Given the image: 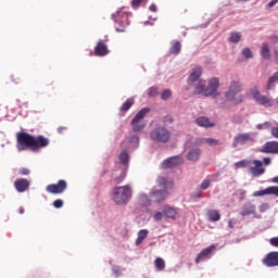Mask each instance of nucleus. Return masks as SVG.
Instances as JSON below:
<instances>
[{
    "mask_svg": "<svg viewBox=\"0 0 278 278\" xmlns=\"http://www.w3.org/2000/svg\"><path fill=\"white\" fill-rule=\"evenodd\" d=\"M11 79L13 84H21V76L20 75H12Z\"/></svg>",
    "mask_w": 278,
    "mask_h": 278,
    "instance_id": "nucleus-48",
    "label": "nucleus"
},
{
    "mask_svg": "<svg viewBox=\"0 0 278 278\" xmlns=\"http://www.w3.org/2000/svg\"><path fill=\"white\" fill-rule=\"evenodd\" d=\"M261 55L264 60H270V48L268 47V43L262 45Z\"/></svg>",
    "mask_w": 278,
    "mask_h": 278,
    "instance_id": "nucleus-27",
    "label": "nucleus"
},
{
    "mask_svg": "<svg viewBox=\"0 0 278 278\" xmlns=\"http://www.w3.org/2000/svg\"><path fill=\"white\" fill-rule=\"evenodd\" d=\"M160 184L163 185V186H166V179L165 178H161L160 179Z\"/></svg>",
    "mask_w": 278,
    "mask_h": 278,
    "instance_id": "nucleus-61",
    "label": "nucleus"
},
{
    "mask_svg": "<svg viewBox=\"0 0 278 278\" xmlns=\"http://www.w3.org/2000/svg\"><path fill=\"white\" fill-rule=\"evenodd\" d=\"M264 124V129H273V124L270 122H265Z\"/></svg>",
    "mask_w": 278,
    "mask_h": 278,
    "instance_id": "nucleus-56",
    "label": "nucleus"
},
{
    "mask_svg": "<svg viewBox=\"0 0 278 278\" xmlns=\"http://www.w3.org/2000/svg\"><path fill=\"white\" fill-rule=\"evenodd\" d=\"M276 81H278V72H276L273 76L269 77L267 81V90H270L273 84H276Z\"/></svg>",
    "mask_w": 278,
    "mask_h": 278,
    "instance_id": "nucleus-34",
    "label": "nucleus"
},
{
    "mask_svg": "<svg viewBox=\"0 0 278 278\" xmlns=\"http://www.w3.org/2000/svg\"><path fill=\"white\" fill-rule=\"evenodd\" d=\"M203 75V70L201 67L193 68L192 73L189 75L188 84L192 86L195 81H199V78Z\"/></svg>",
    "mask_w": 278,
    "mask_h": 278,
    "instance_id": "nucleus-20",
    "label": "nucleus"
},
{
    "mask_svg": "<svg viewBox=\"0 0 278 278\" xmlns=\"http://www.w3.org/2000/svg\"><path fill=\"white\" fill-rule=\"evenodd\" d=\"M256 129H264V123H263V124H258V125L256 126Z\"/></svg>",
    "mask_w": 278,
    "mask_h": 278,
    "instance_id": "nucleus-64",
    "label": "nucleus"
},
{
    "mask_svg": "<svg viewBox=\"0 0 278 278\" xmlns=\"http://www.w3.org/2000/svg\"><path fill=\"white\" fill-rule=\"evenodd\" d=\"M113 273L118 277L121 275V267H113Z\"/></svg>",
    "mask_w": 278,
    "mask_h": 278,
    "instance_id": "nucleus-58",
    "label": "nucleus"
},
{
    "mask_svg": "<svg viewBox=\"0 0 278 278\" xmlns=\"http://www.w3.org/2000/svg\"><path fill=\"white\" fill-rule=\"evenodd\" d=\"M266 195H268V188L264 190L255 191L253 193V197H266Z\"/></svg>",
    "mask_w": 278,
    "mask_h": 278,
    "instance_id": "nucleus-39",
    "label": "nucleus"
},
{
    "mask_svg": "<svg viewBox=\"0 0 278 278\" xmlns=\"http://www.w3.org/2000/svg\"><path fill=\"white\" fill-rule=\"evenodd\" d=\"M169 52L172 53V55H179V53H181V42L174 41L172 43Z\"/></svg>",
    "mask_w": 278,
    "mask_h": 278,
    "instance_id": "nucleus-26",
    "label": "nucleus"
},
{
    "mask_svg": "<svg viewBox=\"0 0 278 278\" xmlns=\"http://www.w3.org/2000/svg\"><path fill=\"white\" fill-rule=\"evenodd\" d=\"M270 134H271L273 138H276L278 140V127H271Z\"/></svg>",
    "mask_w": 278,
    "mask_h": 278,
    "instance_id": "nucleus-47",
    "label": "nucleus"
},
{
    "mask_svg": "<svg viewBox=\"0 0 278 278\" xmlns=\"http://www.w3.org/2000/svg\"><path fill=\"white\" fill-rule=\"evenodd\" d=\"M147 236H149V230L147 229H142L138 232V238L136 240L137 247H140V243L146 240Z\"/></svg>",
    "mask_w": 278,
    "mask_h": 278,
    "instance_id": "nucleus-30",
    "label": "nucleus"
},
{
    "mask_svg": "<svg viewBox=\"0 0 278 278\" xmlns=\"http://www.w3.org/2000/svg\"><path fill=\"white\" fill-rule=\"evenodd\" d=\"M164 123H167V124L173 123V116L166 115V116L164 117Z\"/></svg>",
    "mask_w": 278,
    "mask_h": 278,
    "instance_id": "nucleus-53",
    "label": "nucleus"
},
{
    "mask_svg": "<svg viewBox=\"0 0 278 278\" xmlns=\"http://www.w3.org/2000/svg\"><path fill=\"white\" fill-rule=\"evenodd\" d=\"M268 207H270V205L268 203H263L258 206V210L261 213H264L268 210Z\"/></svg>",
    "mask_w": 278,
    "mask_h": 278,
    "instance_id": "nucleus-46",
    "label": "nucleus"
},
{
    "mask_svg": "<svg viewBox=\"0 0 278 278\" xmlns=\"http://www.w3.org/2000/svg\"><path fill=\"white\" fill-rule=\"evenodd\" d=\"M67 188L68 182H66L64 179H61L58 181V184L48 185L46 187V191L49 192V194H64Z\"/></svg>",
    "mask_w": 278,
    "mask_h": 278,
    "instance_id": "nucleus-10",
    "label": "nucleus"
},
{
    "mask_svg": "<svg viewBox=\"0 0 278 278\" xmlns=\"http://www.w3.org/2000/svg\"><path fill=\"white\" fill-rule=\"evenodd\" d=\"M239 92H242V84L233 80L230 83L228 91L225 92V97L228 101H232V103L238 105L244 101V96L239 94Z\"/></svg>",
    "mask_w": 278,
    "mask_h": 278,
    "instance_id": "nucleus-3",
    "label": "nucleus"
},
{
    "mask_svg": "<svg viewBox=\"0 0 278 278\" xmlns=\"http://www.w3.org/2000/svg\"><path fill=\"white\" fill-rule=\"evenodd\" d=\"M214 251H216V245H211L208 248L203 249L195 257V264H201L203 260H210Z\"/></svg>",
    "mask_w": 278,
    "mask_h": 278,
    "instance_id": "nucleus-14",
    "label": "nucleus"
},
{
    "mask_svg": "<svg viewBox=\"0 0 278 278\" xmlns=\"http://www.w3.org/2000/svg\"><path fill=\"white\" fill-rule=\"evenodd\" d=\"M53 207H55V210H60L61 207H64V201L61 199H58L53 202Z\"/></svg>",
    "mask_w": 278,
    "mask_h": 278,
    "instance_id": "nucleus-40",
    "label": "nucleus"
},
{
    "mask_svg": "<svg viewBox=\"0 0 278 278\" xmlns=\"http://www.w3.org/2000/svg\"><path fill=\"white\" fill-rule=\"evenodd\" d=\"M236 168H247L249 166V161H239L235 164Z\"/></svg>",
    "mask_w": 278,
    "mask_h": 278,
    "instance_id": "nucleus-41",
    "label": "nucleus"
},
{
    "mask_svg": "<svg viewBox=\"0 0 278 278\" xmlns=\"http://www.w3.org/2000/svg\"><path fill=\"white\" fill-rule=\"evenodd\" d=\"M274 195V197H278V187L277 186H271V187H267V195Z\"/></svg>",
    "mask_w": 278,
    "mask_h": 278,
    "instance_id": "nucleus-35",
    "label": "nucleus"
},
{
    "mask_svg": "<svg viewBox=\"0 0 278 278\" xmlns=\"http://www.w3.org/2000/svg\"><path fill=\"white\" fill-rule=\"evenodd\" d=\"M154 266L157 270H164L166 268V262L162 257H156L154 261Z\"/></svg>",
    "mask_w": 278,
    "mask_h": 278,
    "instance_id": "nucleus-31",
    "label": "nucleus"
},
{
    "mask_svg": "<svg viewBox=\"0 0 278 278\" xmlns=\"http://www.w3.org/2000/svg\"><path fill=\"white\" fill-rule=\"evenodd\" d=\"M149 112H151L150 109L143 108L136 114V116L131 121L132 131H135V132L142 131V129H144V127H147V124H144V122H142V121H143L144 116H147L149 114Z\"/></svg>",
    "mask_w": 278,
    "mask_h": 278,
    "instance_id": "nucleus-8",
    "label": "nucleus"
},
{
    "mask_svg": "<svg viewBox=\"0 0 278 278\" xmlns=\"http://www.w3.org/2000/svg\"><path fill=\"white\" fill-rule=\"evenodd\" d=\"M149 97H157L159 91H157V87H151L148 91Z\"/></svg>",
    "mask_w": 278,
    "mask_h": 278,
    "instance_id": "nucleus-42",
    "label": "nucleus"
},
{
    "mask_svg": "<svg viewBox=\"0 0 278 278\" xmlns=\"http://www.w3.org/2000/svg\"><path fill=\"white\" fill-rule=\"evenodd\" d=\"M150 11H151V12H157V5L151 4V5H150Z\"/></svg>",
    "mask_w": 278,
    "mask_h": 278,
    "instance_id": "nucleus-59",
    "label": "nucleus"
},
{
    "mask_svg": "<svg viewBox=\"0 0 278 278\" xmlns=\"http://www.w3.org/2000/svg\"><path fill=\"white\" fill-rule=\"evenodd\" d=\"M29 173H30L29 168L23 167L20 169V175H29Z\"/></svg>",
    "mask_w": 278,
    "mask_h": 278,
    "instance_id": "nucleus-50",
    "label": "nucleus"
},
{
    "mask_svg": "<svg viewBox=\"0 0 278 278\" xmlns=\"http://www.w3.org/2000/svg\"><path fill=\"white\" fill-rule=\"evenodd\" d=\"M109 53L110 50H108V45L105 43V41H98L94 48V55H97L98 58H104V55H108Z\"/></svg>",
    "mask_w": 278,
    "mask_h": 278,
    "instance_id": "nucleus-19",
    "label": "nucleus"
},
{
    "mask_svg": "<svg viewBox=\"0 0 278 278\" xmlns=\"http://www.w3.org/2000/svg\"><path fill=\"white\" fill-rule=\"evenodd\" d=\"M252 164H254L253 167H250V173L252 175V177H262V175H264V173H266V168H264V163H262V161L260 160H254L252 162Z\"/></svg>",
    "mask_w": 278,
    "mask_h": 278,
    "instance_id": "nucleus-15",
    "label": "nucleus"
},
{
    "mask_svg": "<svg viewBox=\"0 0 278 278\" xmlns=\"http://www.w3.org/2000/svg\"><path fill=\"white\" fill-rule=\"evenodd\" d=\"M162 218H164V213H162V212H156L153 216V219L156 222L162 220Z\"/></svg>",
    "mask_w": 278,
    "mask_h": 278,
    "instance_id": "nucleus-44",
    "label": "nucleus"
},
{
    "mask_svg": "<svg viewBox=\"0 0 278 278\" xmlns=\"http://www.w3.org/2000/svg\"><path fill=\"white\" fill-rule=\"evenodd\" d=\"M111 177L113 184H122L127 177V166H121L113 169Z\"/></svg>",
    "mask_w": 278,
    "mask_h": 278,
    "instance_id": "nucleus-11",
    "label": "nucleus"
},
{
    "mask_svg": "<svg viewBox=\"0 0 278 278\" xmlns=\"http://www.w3.org/2000/svg\"><path fill=\"white\" fill-rule=\"evenodd\" d=\"M130 142H136V144H138L140 142V138L138 136H134L131 137Z\"/></svg>",
    "mask_w": 278,
    "mask_h": 278,
    "instance_id": "nucleus-57",
    "label": "nucleus"
},
{
    "mask_svg": "<svg viewBox=\"0 0 278 278\" xmlns=\"http://www.w3.org/2000/svg\"><path fill=\"white\" fill-rule=\"evenodd\" d=\"M242 55L245 58V60H251L253 58V52L249 48H244L242 50Z\"/></svg>",
    "mask_w": 278,
    "mask_h": 278,
    "instance_id": "nucleus-37",
    "label": "nucleus"
},
{
    "mask_svg": "<svg viewBox=\"0 0 278 278\" xmlns=\"http://www.w3.org/2000/svg\"><path fill=\"white\" fill-rule=\"evenodd\" d=\"M30 186H31V182L25 178H20L14 181V188L16 192H20V193L27 192Z\"/></svg>",
    "mask_w": 278,
    "mask_h": 278,
    "instance_id": "nucleus-16",
    "label": "nucleus"
},
{
    "mask_svg": "<svg viewBox=\"0 0 278 278\" xmlns=\"http://www.w3.org/2000/svg\"><path fill=\"white\" fill-rule=\"evenodd\" d=\"M211 184L212 182L210 181V179H204L202 181V184L200 185V190H207V188H210Z\"/></svg>",
    "mask_w": 278,
    "mask_h": 278,
    "instance_id": "nucleus-38",
    "label": "nucleus"
},
{
    "mask_svg": "<svg viewBox=\"0 0 278 278\" xmlns=\"http://www.w3.org/2000/svg\"><path fill=\"white\" fill-rule=\"evenodd\" d=\"M255 214V205L253 204H245L240 211L241 216H251Z\"/></svg>",
    "mask_w": 278,
    "mask_h": 278,
    "instance_id": "nucleus-22",
    "label": "nucleus"
},
{
    "mask_svg": "<svg viewBox=\"0 0 278 278\" xmlns=\"http://www.w3.org/2000/svg\"><path fill=\"white\" fill-rule=\"evenodd\" d=\"M170 97H173V91H170L169 89H165L161 94V99L163 101L170 99Z\"/></svg>",
    "mask_w": 278,
    "mask_h": 278,
    "instance_id": "nucleus-36",
    "label": "nucleus"
},
{
    "mask_svg": "<svg viewBox=\"0 0 278 278\" xmlns=\"http://www.w3.org/2000/svg\"><path fill=\"white\" fill-rule=\"evenodd\" d=\"M199 157H201V150L199 148H193L187 153L189 162H199Z\"/></svg>",
    "mask_w": 278,
    "mask_h": 278,
    "instance_id": "nucleus-21",
    "label": "nucleus"
},
{
    "mask_svg": "<svg viewBox=\"0 0 278 278\" xmlns=\"http://www.w3.org/2000/svg\"><path fill=\"white\" fill-rule=\"evenodd\" d=\"M228 227H230V229H233V219L228 220Z\"/></svg>",
    "mask_w": 278,
    "mask_h": 278,
    "instance_id": "nucleus-60",
    "label": "nucleus"
},
{
    "mask_svg": "<svg viewBox=\"0 0 278 278\" xmlns=\"http://www.w3.org/2000/svg\"><path fill=\"white\" fill-rule=\"evenodd\" d=\"M264 266H267V268H275V266H278V252H269L262 261Z\"/></svg>",
    "mask_w": 278,
    "mask_h": 278,
    "instance_id": "nucleus-13",
    "label": "nucleus"
},
{
    "mask_svg": "<svg viewBox=\"0 0 278 278\" xmlns=\"http://www.w3.org/2000/svg\"><path fill=\"white\" fill-rule=\"evenodd\" d=\"M118 160L123 166H127V164H129V153H127L126 150H123L118 155Z\"/></svg>",
    "mask_w": 278,
    "mask_h": 278,
    "instance_id": "nucleus-28",
    "label": "nucleus"
},
{
    "mask_svg": "<svg viewBox=\"0 0 278 278\" xmlns=\"http://www.w3.org/2000/svg\"><path fill=\"white\" fill-rule=\"evenodd\" d=\"M163 214L164 216H166V218H175V216H177V210L170 206H166L163 210Z\"/></svg>",
    "mask_w": 278,
    "mask_h": 278,
    "instance_id": "nucleus-29",
    "label": "nucleus"
},
{
    "mask_svg": "<svg viewBox=\"0 0 278 278\" xmlns=\"http://www.w3.org/2000/svg\"><path fill=\"white\" fill-rule=\"evenodd\" d=\"M269 244L278 249V237H273L271 239H269Z\"/></svg>",
    "mask_w": 278,
    "mask_h": 278,
    "instance_id": "nucleus-43",
    "label": "nucleus"
},
{
    "mask_svg": "<svg viewBox=\"0 0 278 278\" xmlns=\"http://www.w3.org/2000/svg\"><path fill=\"white\" fill-rule=\"evenodd\" d=\"M168 197V191L165 187L163 189L154 190L150 194V199L154 201V203H162V201H166Z\"/></svg>",
    "mask_w": 278,
    "mask_h": 278,
    "instance_id": "nucleus-12",
    "label": "nucleus"
},
{
    "mask_svg": "<svg viewBox=\"0 0 278 278\" xmlns=\"http://www.w3.org/2000/svg\"><path fill=\"white\" fill-rule=\"evenodd\" d=\"M250 142H255V137L251 132H241L235 136L232 147L236 149Z\"/></svg>",
    "mask_w": 278,
    "mask_h": 278,
    "instance_id": "nucleus-9",
    "label": "nucleus"
},
{
    "mask_svg": "<svg viewBox=\"0 0 278 278\" xmlns=\"http://www.w3.org/2000/svg\"><path fill=\"white\" fill-rule=\"evenodd\" d=\"M67 130H68V128L66 126H61L58 128L59 134H64Z\"/></svg>",
    "mask_w": 278,
    "mask_h": 278,
    "instance_id": "nucleus-55",
    "label": "nucleus"
},
{
    "mask_svg": "<svg viewBox=\"0 0 278 278\" xmlns=\"http://www.w3.org/2000/svg\"><path fill=\"white\" fill-rule=\"evenodd\" d=\"M263 163H264L265 166H270V164H271L270 157H264Z\"/></svg>",
    "mask_w": 278,
    "mask_h": 278,
    "instance_id": "nucleus-52",
    "label": "nucleus"
},
{
    "mask_svg": "<svg viewBox=\"0 0 278 278\" xmlns=\"http://www.w3.org/2000/svg\"><path fill=\"white\" fill-rule=\"evenodd\" d=\"M192 199H201V197H203V193L201 191H198L195 193L191 194Z\"/></svg>",
    "mask_w": 278,
    "mask_h": 278,
    "instance_id": "nucleus-51",
    "label": "nucleus"
},
{
    "mask_svg": "<svg viewBox=\"0 0 278 278\" xmlns=\"http://www.w3.org/2000/svg\"><path fill=\"white\" fill-rule=\"evenodd\" d=\"M241 38H242V35H240V33H231L229 37V42H232L233 45H238Z\"/></svg>",
    "mask_w": 278,
    "mask_h": 278,
    "instance_id": "nucleus-33",
    "label": "nucleus"
},
{
    "mask_svg": "<svg viewBox=\"0 0 278 278\" xmlns=\"http://www.w3.org/2000/svg\"><path fill=\"white\" fill-rule=\"evenodd\" d=\"M195 123H197V125H199V127H214V123H212L211 121H210V118H207V117H198L197 119H195Z\"/></svg>",
    "mask_w": 278,
    "mask_h": 278,
    "instance_id": "nucleus-24",
    "label": "nucleus"
},
{
    "mask_svg": "<svg viewBox=\"0 0 278 278\" xmlns=\"http://www.w3.org/2000/svg\"><path fill=\"white\" fill-rule=\"evenodd\" d=\"M18 214H25V208L24 207H20L18 208Z\"/></svg>",
    "mask_w": 278,
    "mask_h": 278,
    "instance_id": "nucleus-63",
    "label": "nucleus"
},
{
    "mask_svg": "<svg viewBox=\"0 0 278 278\" xmlns=\"http://www.w3.org/2000/svg\"><path fill=\"white\" fill-rule=\"evenodd\" d=\"M129 12H127L125 9H121L115 14H113L115 31L118 34L125 33V29L129 25Z\"/></svg>",
    "mask_w": 278,
    "mask_h": 278,
    "instance_id": "nucleus-4",
    "label": "nucleus"
},
{
    "mask_svg": "<svg viewBox=\"0 0 278 278\" xmlns=\"http://www.w3.org/2000/svg\"><path fill=\"white\" fill-rule=\"evenodd\" d=\"M278 0H271L269 1V3L267 4V8H275V5H277Z\"/></svg>",
    "mask_w": 278,
    "mask_h": 278,
    "instance_id": "nucleus-54",
    "label": "nucleus"
},
{
    "mask_svg": "<svg viewBox=\"0 0 278 278\" xmlns=\"http://www.w3.org/2000/svg\"><path fill=\"white\" fill-rule=\"evenodd\" d=\"M150 138L153 142L166 143L170 140V130L164 126L155 127L150 131Z\"/></svg>",
    "mask_w": 278,
    "mask_h": 278,
    "instance_id": "nucleus-7",
    "label": "nucleus"
},
{
    "mask_svg": "<svg viewBox=\"0 0 278 278\" xmlns=\"http://www.w3.org/2000/svg\"><path fill=\"white\" fill-rule=\"evenodd\" d=\"M269 40H270L271 45H277V42H278V35H271L269 37Z\"/></svg>",
    "mask_w": 278,
    "mask_h": 278,
    "instance_id": "nucleus-49",
    "label": "nucleus"
},
{
    "mask_svg": "<svg viewBox=\"0 0 278 278\" xmlns=\"http://www.w3.org/2000/svg\"><path fill=\"white\" fill-rule=\"evenodd\" d=\"M179 164H184V159L180 155L172 156L162 163V168H175Z\"/></svg>",
    "mask_w": 278,
    "mask_h": 278,
    "instance_id": "nucleus-17",
    "label": "nucleus"
},
{
    "mask_svg": "<svg viewBox=\"0 0 278 278\" xmlns=\"http://www.w3.org/2000/svg\"><path fill=\"white\" fill-rule=\"evenodd\" d=\"M271 184H278V176H276V177H274V178L271 179Z\"/></svg>",
    "mask_w": 278,
    "mask_h": 278,
    "instance_id": "nucleus-62",
    "label": "nucleus"
},
{
    "mask_svg": "<svg viewBox=\"0 0 278 278\" xmlns=\"http://www.w3.org/2000/svg\"><path fill=\"white\" fill-rule=\"evenodd\" d=\"M250 94L252 99H254L255 103H257V105H263V108H273V105H275L273 98L261 94L260 88H257V86L251 88Z\"/></svg>",
    "mask_w": 278,
    "mask_h": 278,
    "instance_id": "nucleus-5",
    "label": "nucleus"
},
{
    "mask_svg": "<svg viewBox=\"0 0 278 278\" xmlns=\"http://www.w3.org/2000/svg\"><path fill=\"white\" fill-rule=\"evenodd\" d=\"M206 216L211 223H218L220 220V213L216 210H208Z\"/></svg>",
    "mask_w": 278,
    "mask_h": 278,
    "instance_id": "nucleus-23",
    "label": "nucleus"
},
{
    "mask_svg": "<svg viewBox=\"0 0 278 278\" xmlns=\"http://www.w3.org/2000/svg\"><path fill=\"white\" fill-rule=\"evenodd\" d=\"M132 105H134V100L131 99L126 100L121 106V112H129Z\"/></svg>",
    "mask_w": 278,
    "mask_h": 278,
    "instance_id": "nucleus-32",
    "label": "nucleus"
},
{
    "mask_svg": "<svg viewBox=\"0 0 278 278\" xmlns=\"http://www.w3.org/2000/svg\"><path fill=\"white\" fill-rule=\"evenodd\" d=\"M218 86H220L218 78L208 80V86L205 81H198L194 86L193 94H203L204 97H216L218 94Z\"/></svg>",
    "mask_w": 278,
    "mask_h": 278,
    "instance_id": "nucleus-2",
    "label": "nucleus"
},
{
    "mask_svg": "<svg viewBox=\"0 0 278 278\" xmlns=\"http://www.w3.org/2000/svg\"><path fill=\"white\" fill-rule=\"evenodd\" d=\"M261 153L278 155V141H267L261 149Z\"/></svg>",
    "mask_w": 278,
    "mask_h": 278,
    "instance_id": "nucleus-18",
    "label": "nucleus"
},
{
    "mask_svg": "<svg viewBox=\"0 0 278 278\" xmlns=\"http://www.w3.org/2000/svg\"><path fill=\"white\" fill-rule=\"evenodd\" d=\"M148 0H132L131 5L132 8H138L140 3H147Z\"/></svg>",
    "mask_w": 278,
    "mask_h": 278,
    "instance_id": "nucleus-45",
    "label": "nucleus"
},
{
    "mask_svg": "<svg viewBox=\"0 0 278 278\" xmlns=\"http://www.w3.org/2000/svg\"><path fill=\"white\" fill-rule=\"evenodd\" d=\"M206 143L208 147H218L220 144V140L214 138H204L199 141V144Z\"/></svg>",
    "mask_w": 278,
    "mask_h": 278,
    "instance_id": "nucleus-25",
    "label": "nucleus"
},
{
    "mask_svg": "<svg viewBox=\"0 0 278 278\" xmlns=\"http://www.w3.org/2000/svg\"><path fill=\"white\" fill-rule=\"evenodd\" d=\"M16 142L17 151H27V149L30 151H40V149H46L50 144L49 138L42 135L36 137L24 131L17 132Z\"/></svg>",
    "mask_w": 278,
    "mask_h": 278,
    "instance_id": "nucleus-1",
    "label": "nucleus"
},
{
    "mask_svg": "<svg viewBox=\"0 0 278 278\" xmlns=\"http://www.w3.org/2000/svg\"><path fill=\"white\" fill-rule=\"evenodd\" d=\"M131 198V189L129 186L117 187L113 192V200L117 205H124Z\"/></svg>",
    "mask_w": 278,
    "mask_h": 278,
    "instance_id": "nucleus-6",
    "label": "nucleus"
}]
</instances>
